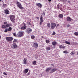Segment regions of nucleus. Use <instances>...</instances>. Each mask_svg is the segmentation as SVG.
Here are the masks:
<instances>
[{
	"label": "nucleus",
	"mask_w": 78,
	"mask_h": 78,
	"mask_svg": "<svg viewBox=\"0 0 78 78\" xmlns=\"http://www.w3.org/2000/svg\"><path fill=\"white\" fill-rule=\"evenodd\" d=\"M12 30V27H9L8 29V31H11Z\"/></svg>",
	"instance_id": "22"
},
{
	"label": "nucleus",
	"mask_w": 78,
	"mask_h": 78,
	"mask_svg": "<svg viewBox=\"0 0 78 78\" xmlns=\"http://www.w3.org/2000/svg\"><path fill=\"white\" fill-rule=\"evenodd\" d=\"M26 31L27 33H31V32L32 31V29L29 28H27L26 29Z\"/></svg>",
	"instance_id": "6"
},
{
	"label": "nucleus",
	"mask_w": 78,
	"mask_h": 78,
	"mask_svg": "<svg viewBox=\"0 0 78 78\" xmlns=\"http://www.w3.org/2000/svg\"><path fill=\"white\" fill-rule=\"evenodd\" d=\"M42 19H43V17H42V16L41 15V16L40 20Z\"/></svg>",
	"instance_id": "38"
},
{
	"label": "nucleus",
	"mask_w": 78,
	"mask_h": 78,
	"mask_svg": "<svg viewBox=\"0 0 78 78\" xmlns=\"http://www.w3.org/2000/svg\"><path fill=\"white\" fill-rule=\"evenodd\" d=\"M10 20L12 22H13L15 20V16L14 15H11L10 16Z\"/></svg>",
	"instance_id": "5"
},
{
	"label": "nucleus",
	"mask_w": 78,
	"mask_h": 78,
	"mask_svg": "<svg viewBox=\"0 0 78 78\" xmlns=\"http://www.w3.org/2000/svg\"><path fill=\"white\" fill-rule=\"evenodd\" d=\"M23 61V64H27V58H24Z\"/></svg>",
	"instance_id": "11"
},
{
	"label": "nucleus",
	"mask_w": 78,
	"mask_h": 78,
	"mask_svg": "<svg viewBox=\"0 0 78 78\" xmlns=\"http://www.w3.org/2000/svg\"><path fill=\"white\" fill-rule=\"evenodd\" d=\"M0 6H1V7H2V4H0Z\"/></svg>",
	"instance_id": "44"
},
{
	"label": "nucleus",
	"mask_w": 78,
	"mask_h": 78,
	"mask_svg": "<svg viewBox=\"0 0 78 78\" xmlns=\"http://www.w3.org/2000/svg\"><path fill=\"white\" fill-rule=\"evenodd\" d=\"M7 23L6 22H5L4 23V24H5V25H6V24H7Z\"/></svg>",
	"instance_id": "41"
},
{
	"label": "nucleus",
	"mask_w": 78,
	"mask_h": 78,
	"mask_svg": "<svg viewBox=\"0 0 78 78\" xmlns=\"http://www.w3.org/2000/svg\"><path fill=\"white\" fill-rule=\"evenodd\" d=\"M38 45H39V44L36 43H34V46L35 48H37L38 47Z\"/></svg>",
	"instance_id": "10"
},
{
	"label": "nucleus",
	"mask_w": 78,
	"mask_h": 78,
	"mask_svg": "<svg viewBox=\"0 0 78 78\" xmlns=\"http://www.w3.org/2000/svg\"><path fill=\"white\" fill-rule=\"evenodd\" d=\"M28 25H31V23H28Z\"/></svg>",
	"instance_id": "47"
},
{
	"label": "nucleus",
	"mask_w": 78,
	"mask_h": 78,
	"mask_svg": "<svg viewBox=\"0 0 78 78\" xmlns=\"http://www.w3.org/2000/svg\"><path fill=\"white\" fill-rule=\"evenodd\" d=\"M59 24H57V27H58V26H59Z\"/></svg>",
	"instance_id": "46"
},
{
	"label": "nucleus",
	"mask_w": 78,
	"mask_h": 78,
	"mask_svg": "<svg viewBox=\"0 0 78 78\" xmlns=\"http://www.w3.org/2000/svg\"><path fill=\"white\" fill-rule=\"evenodd\" d=\"M51 26V24L50 23H48L47 24V26L48 27H50Z\"/></svg>",
	"instance_id": "27"
},
{
	"label": "nucleus",
	"mask_w": 78,
	"mask_h": 78,
	"mask_svg": "<svg viewBox=\"0 0 78 78\" xmlns=\"http://www.w3.org/2000/svg\"><path fill=\"white\" fill-rule=\"evenodd\" d=\"M2 28L3 29H5V28H6V25H3L2 26Z\"/></svg>",
	"instance_id": "19"
},
{
	"label": "nucleus",
	"mask_w": 78,
	"mask_h": 78,
	"mask_svg": "<svg viewBox=\"0 0 78 78\" xmlns=\"http://www.w3.org/2000/svg\"><path fill=\"white\" fill-rule=\"evenodd\" d=\"M42 15L43 16H45V12H43V13L42 14Z\"/></svg>",
	"instance_id": "42"
},
{
	"label": "nucleus",
	"mask_w": 78,
	"mask_h": 78,
	"mask_svg": "<svg viewBox=\"0 0 78 78\" xmlns=\"http://www.w3.org/2000/svg\"><path fill=\"white\" fill-rule=\"evenodd\" d=\"M48 0V2H51V0Z\"/></svg>",
	"instance_id": "50"
},
{
	"label": "nucleus",
	"mask_w": 78,
	"mask_h": 78,
	"mask_svg": "<svg viewBox=\"0 0 78 78\" xmlns=\"http://www.w3.org/2000/svg\"><path fill=\"white\" fill-rule=\"evenodd\" d=\"M36 5L38 7H40V8H42V6L41 4L39 3L37 4H36Z\"/></svg>",
	"instance_id": "15"
},
{
	"label": "nucleus",
	"mask_w": 78,
	"mask_h": 78,
	"mask_svg": "<svg viewBox=\"0 0 78 78\" xmlns=\"http://www.w3.org/2000/svg\"><path fill=\"white\" fill-rule=\"evenodd\" d=\"M13 36H16V34L15 33H14L13 34Z\"/></svg>",
	"instance_id": "39"
},
{
	"label": "nucleus",
	"mask_w": 78,
	"mask_h": 78,
	"mask_svg": "<svg viewBox=\"0 0 78 78\" xmlns=\"http://www.w3.org/2000/svg\"><path fill=\"white\" fill-rule=\"evenodd\" d=\"M17 6L20 9H24V8L22 6L21 3L19 2H17Z\"/></svg>",
	"instance_id": "2"
},
{
	"label": "nucleus",
	"mask_w": 78,
	"mask_h": 78,
	"mask_svg": "<svg viewBox=\"0 0 78 78\" xmlns=\"http://www.w3.org/2000/svg\"><path fill=\"white\" fill-rule=\"evenodd\" d=\"M56 41H53L52 42V44L53 45H56Z\"/></svg>",
	"instance_id": "25"
},
{
	"label": "nucleus",
	"mask_w": 78,
	"mask_h": 78,
	"mask_svg": "<svg viewBox=\"0 0 78 78\" xmlns=\"http://www.w3.org/2000/svg\"><path fill=\"white\" fill-rule=\"evenodd\" d=\"M36 19H39V17H36Z\"/></svg>",
	"instance_id": "45"
},
{
	"label": "nucleus",
	"mask_w": 78,
	"mask_h": 78,
	"mask_svg": "<svg viewBox=\"0 0 78 78\" xmlns=\"http://www.w3.org/2000/svg\"><path fill=\"white\" fill-rule=\"evenodd\" d=\"M67 21L70 22V21H72V18H71L69 17H67Z\"/></svg>",
	"instance_id": "13"
},
{
	"label": "nucleus",
	"mask_w": 78,
	"mask_h": 78,
	"mask_svg": "<svg viewBox=\"0 0 78 78\" xmlns=\"http://www.w3.org/2000/svg\"><path fill=\"white\" fill-rule=\"evenodd\" d=\"M31 38L33 39H34V38H35V36L34 35H32L31 36Z\"/></svg>",
	"instance_id": "32"
},
{
	"label": "nucleus",
	"mask_w": 78,
	"mask_h": 78,
	"mask_svg": "<svg viewBox=\"0 0 78 78\" xmlns=\"http://www.w3.org/2000/svg\"><path fill=\"white\" fill-rule=\"evenodd\" d=\"M56 70V69H51L50 70V73H53V72H55Z\"/></svg>",
	"instance_id": "12"
},
{
	"label": "nucleus",
	"mask_w": 78,
	"mask_h": 78,
	"mask_svg": "<svg viewBox=\"0 0 78 78\" xmlns=\"http://www.w3.org/2000/svg\"><path fill=\"white\" fill-rule=\"evenodd\" d=\"M10 26H11V24H6V25H5V27L6 28V27L7 28H9V27Z\"/></svg>",
	"instance_id": "18"
},
{
	"label": "nucleus",
	"mask_w": 78,
	"mask_h": 78,
	"mask_svg": "<svg viewBox=\"0 0 78 78\" xmlns=\"http://www.w3.org/2000/svg\"><path fill=\"white\" fill-rule=\"evenodd\" d=\"M2 6L3 7H4V8H5V5L4 4H2Z\"/></svg>",
	"instance_id": "37"
},
{
	"label": "nucleus",
	"mask_w": 78,
	"mask_h": 78,
	"mask_svg": "<svg viewBox=\"0 0 78 78\" xmlns=\"http://www.w3.org/2000/svg\"><path fill=\"white\" fill-rule=\"evenodd\" d=\"M51 66H53V64H51Z\"/></svg>",
	"instance_id": "53"
},
{
	"label": "nucleus",
	"mask_w": 78,
	"mask_h": 78,
	"mask_svg": "<svg viewBox=\"0 0 78 78\" xmlns=\"http://www.w3.org/2000/svg\"><path fill=\"white\" fill-rule=\"evenodd\" d=\"M51 69V68L50 67L47 68L46 70V72L47 73H48V72H49V71H50Z\"/></svg>",
	"instance_id": "14"
},
{
	"label": "nucleus",
	"mask_w": 78,
	"mask_h": 78,
	"mask_svg": "<svg viewBox=\"0 0 78 78\" xmlns=\"http://www.w3.org/2000/svg\"><path fill=\"white\" fill-rule=\"evenodd\" d=\"M65 43L66 44H68V45H70V43L68 42L67 41H65Z\"/></svg>",
	"instance_id": "26"
},
{
	"label": "nucleus",
	"mask_w": 78,
	"mask_h": 78,
	"mask_svg": "<svg viewBox=\"0 0 78 78\" xmlns=\"http://www.w3.org/2000/svg\"><path fill=\"white\" fill-rule=\"evenodd\" d=\"M17 42V40L16 39H14V41H13V43H14L16 42Z\"/></svg>",
	"instance_id": "24"
},
{
	"label": "nucleus",
	"mask_w": 78,
	"mask_h": 78,
	"mask_svg": "<svg viewBox=\"0 0 78 78\" xmlns=\"http://www.w3.org/2000/svg\"><path fill=\"white\" fill-rule=\"evenodd\" d=\"M3 74L4 75H7V74H6V73L5 72L3 73Z\"/></svg>",
	"instance_id": "40"
},
{
	"label": "nucleus",
	"mask_w": 78,
	"mask_h": 78,
	"mask_svg": "<svg viewBox=\"0 0 78 78\" xmlns=\"http://www.w3.org/2000/svg\"><path fill=\"white\" fill-rule=\"evenodd\" d=\"M12 48H16L17 47V44L16 43H14L12 44Z\"/></svg>",
	"instance_id": "8"
},
{
	"label": "nucleus",
	"mask_w": 78,
	"mask_h": 78,
	"mask_svg": "<svg viewBox=\"0 0 78 78\" xmlns=\"http://www.w3.org/2000/svg\"><path fill=\"white\" fill-rule=\"evenodd\" d=\"M56 24L55 23H51V30H53L54 28L56 27Z\"/></svg>",
	"instance_id": "4"
},
{
	"label": "nucleus",
	"mask_w": 78,
	"mask_h": 78,
	"mask_svg": "<svg viewBox=\"0 0 78 78\" xmlns=\"http://www.w3.org/2000/svg\"><path fill=\"white\" fill-rule=\"evenodd\" d=\"M57 9H60V6L59 5H58L57 7Z\"/></svg>",
	"instance_id": "30"
},
{
	"label": "nucleus",
	"mask_w": 78,
	"mask_h": 78,
	"mask_svg": "<svg viewBox=\"0 0 78 78\" xmlns=\"http://www.w3.org/2000/svg\"><path fill=\"white\" fill-rule=\"evenodd\" d=\"M26 28H27L26 25L24 24V25L21 27L20 29L21 30H26Z\"/></svg>",
	"instance_id": "7"
},
{
	"label": "nucleus",
	"mask_w": 78,
	"mask_h": 78,
	"mask_svg": "<svg viewBox=\"0 0 78 78\" xmlns=\"http://www.w3.org/2000/svg\"><path fill=\"white\" fill-rule=\"evenodd\" d=\"M46 43H48L50 42V41L48 40H46Z\"/></svg>",
	"instance_id": "34"
},
{
	"label": "nucleus",
	"mask_w": 78,
	"mask_h": 78,
	"mask_svg": "<svg viewBox=\"0 0 78 78\" xmlns=\"http://www.w3.org/2000/svg\"><path fill=\"white\" fill-rule=\"evenodd\" d=\"M74 54H75V51H72L71 53H70V55H74Z\"/></svg>",
	"instance_id": "29"
},
{
	"label": "nucleus",
	"mask_w": 78,
	"mask_h": 78,
	"mask_svg": "<svg viewBox=\"0 0 78 78\" xmlns=\"http://www.w3.org/2000/svg\"><path fill=\"white\" fill-rule=\"evenodd\" d=\"M55 34H56V33L55 31H53V33L52 34V35H55Z\"/></svg>",
	"instance_id": "35"
},
{
	"label": "nucleus",
	"mask_w": 78,
	"mask_h": 78,
	"mask_svg": "<svg viewBox=\"0 0 78 78\" xmlns=\"http://www.w3.org/2000/svg\"><path fill=\"white\" fill-rule=\"evenodd\" d=\"M63 17H64V16L62 14H60L58 16V17L60 19L63 18Z\"/></svg>",
	"instance_id": "16"
},
{
	"label": "nucleus",
	"mask_w": 78,
	"mask_h": 78,
	"mask_svg": "<svg viewBox=\"0 0 78 78\" xmlns=\"http://www.w3.org/2000/svg\"><path fill=\"white\" fill-rule=\"evenodd\" d=\"M25 34V32L23 31H19L17 34V35L18 37H20L23 36Z\"/></svg>",
	"instance_id": "1"
},
{
	"label": "nucleus",
	"mask_w": 78,
	"mask_h": 78,
	"mask_svg": "<svg viewBox=\"0 0 78 78\" xmlns=\"http://www.w3.org/2000/svg\"><path fill=\"white\" fill-rule=\"evenodd\" d=\"M2 1V0H0V2Z\"/></svg>",
	"instance_id": "54"
},
{
	"label": "nucleus",
	"mask_w": 78,
	"mask_h": 78,
	"mask_svg": "<svg viewBox=\"0 0 78 78\" xmlns=\"http://www.w3.org/2000/svg\"><path fill=\"white\" fill-rule=\"evenodd\" d=\"M4 12H5V14H9V10L8 9H5L4 10Z\"/></svg>",
	"instance_id": "9"
},
{
	"label": "nucleus",
	"mask_w": 78,
	"mask_h": 78,
	"mask_svg": "<svg viewBox=\"0 0 78 78\" xmlns=\"http://www.w3.org/2000/svg\"><path fill=\"white\" fill-rule=\"evenodd\" d=\"M63 1H64V2H65V1L64 0Z\"/></svg>",
	"instance_id": "55"
},
{
	"label": "nucleus",
	"mask_w": 78,
	"mask_h": 78,
	"mask_svg": "<svg viewBox=\"0 0 78 78\" xmlns=\"http://www.w3.org/2000/svg\"><path fill=\"white\" fill-rule=\"evenodd\" d=\"M44 22V20H43V19L40 20V25H41L42 23Z\"/></svg>",
	"instance_id": "23"
},
{
	"label": "nucleus",
	"mask_w": 78,
	"mask_h": 78,
	"mask_svg": "<svg viewBox=\"0 0 78 78\" xmlns=\"http://www.w3.org/2000/svg\"><path fill=\"white\" fill-rule=\"evenodd\" d=\"M30 75V73H27V75Z\"/></svg>",
	"instance_id": "49"
},
{
	"label": "nucleus",
	"mask_w": 78,
	"mask_h": 78,
	"mask_svg": "<svg viewBox=\"0 0 78 78\" xmlns=\"http://www.w3.org/2000/svg\"><path fill=\"white\" fill-rule=\"evenodd\" d=\"M51 48L50 47H47L46 48V50H47L48 51V50H50Z\"/></svg>",
	"instance_id": "28"
},
{
	"label": "nucleus",
	"mask_w": 78,
	"mask_h": 78,
	"mask_svg": "<svg viewBox=\"0 0 78 78\" xmlns=\"http://www.w3.org/2000/svg\"><path fill=\"white\" fill-rule=\"evenodd\" d=\"M28 70L27 69H26L23 71V73H24L26 74L27 73H28Z\"/></svg>",
	"instance_id": "17"
},
{
	"label": "nucleus",
	"mask_w": 78,
	"mask_h": 78,
	"mask_svg": "<svg viewBox=\"0 0 78 78\" xmlns=\"http://www.w3.org/2000/svg\"><path fill=\"white\" fill-rule=\"evenodd\" d=\"M1 36L0 35V39H1Z\"/></svg>",
	"instance_id": "52"
},
{
	"label": "nucleus",
	"mask_w": 78,
	"mask_h": 78,
	"mask_svg": "<svg viewBox=\"0 0 78 78\" xmlns=\"http://www.w3.org/2000/svg\"><path fill=\"white\" fill-rule=\"evenodd\" d=\"M64 53H66L67 54L68 53V52L67 51H63Z\"/></svg>",
	"instance_id": "33"
},
{
	"label": "nucleus",
	"mask_w": 78,
	"mask_h": 78,
	"mask_svg": "<svg viewBox=\"0 0 78 78\" xmlns=\"http://www.w3.org/2000/svg\"><path fill=\"white\" fill-rule=\"evenodd\" d=\"M74 34L76 36H78V32H76L74 33Z\"/></svg>",
	"instance_id": "31"
},
{
	"label": "nucleus",
	"mask_w": 78,
	"mask_h": 78,
	"mask_svg": "<svg viewBox=\"0 0 78 78\" xmlns=\"http://www.w3.org/2000/svg\"><path fill=\"white\" fill-rule=\"evenodd\" d=\"M59 47L60 48H65V47H64V46H63L61 44L59 45Z\"/></svg>",
	"instance_id": "20"
},
{
	"label": "nucleus",
	"mask_w": 78,
	"mask_h": 78,
	"mask_svg": "<svg viewBox=\"0 0 78 78\" xmlns=\"http://www.w3.org/2000/svg\"><path fill=\"white\" fill-rule=\"evenodd\" d=\"M33 64L34 65H35L36 64V61H34L33 62Z\"/></svg>",
	"instance_id": "36"
},
{
	"label": "nucleus",
	"mask_w": 78,
	"mask_h": 78,
	"mask_svg": "<svg viewBox=\"0 0 78 78\" xmlns=\"http://www.w3.org/2000/svg\"><path fill=\"white\" fill-rule=\"evenodd\" d=\"M76 55H78V51Z\"/></svg>",
	"instance_id": "51"
},
{
	"label": "nucleus",
	"mask_w": 78,
	"mask_h": 78,
	"mask_svg": "<svg viewBox=\"0 0 78 78\" xmlns=\"http://www.w3.org/2000/svg\"><path fill=\"white\" fill-rule=\"evenodd\" d=\"M8 28L5 29L4 31V32L5 33H7V32H8Z\"/></svg>",
	"instance_id": "21"
},
{
	"label": "nucleus",
	"mask_w": 78,
	"mask_h": 78,
	"mask_svg": "<svg viewBox=\"0 0 78 78\" xmlns=\"http://www.w3.org/2000/svg\"><path fill=\"white\" fill-rule=\"evenodd\" d=\"M6 40L7 42H9L13 40V38L11 37H6Z\"/></svg>",
	"instance_id": "3"
},
{
	"label": "nucleus",
	"mask_w": 78,
	"mask_h": 78,
	"mask_svg": "<svg viewBox=\"0 0 78 78\" xmlns=\"http://www.w3.org/2000/svg\"><path fill=\"white\" fill-rule=\"evenodd\" d=\"M68 2L69 3H70V1H68Z\"/></svg>",
	"instance_id": "43"
},
{
	"label": "nucleus",
	"mask_w": 78,
	"mask_h": 78,
	"mask_svg": "<svg viewBox=\"0 0 78 78\" xmlns=\"http://www.w3.org/2000/svg\"><path fill=\"white\" fill-rule=\"evenodd\" d=\"M67 26H68V27H69L70 26V25L69 24H68Z\"/></svg>",
	"instance_id": "48"
}]
</instances>
